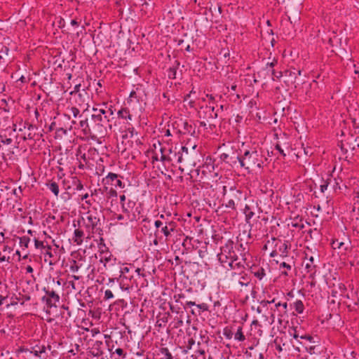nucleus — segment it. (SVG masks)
I'll return each mask as SVG.
<instances>
[{"mask_svg": "<svg viewBox=\"0 0 359 359\" xmlns=\"http://www.w3.org/2000/svg\"><path fill=\"white\" fill-rule=\"evenodd\" d=\"M114 118V111L103 103L98 107L93 108L90 119L93 130V137H102L107 133V128L111 129L110 121Z\"/></svg>", "mask_w": 359, "mask_h": 359, "instance_id": "1", "label": "nucleus"}, {"mask_svg": "<svg viewBox=\"0 0 359 359\" xmlns=\"http://www.w3.org/2000/svg\"><path fill=\"white\" fill-rule=\"evenodd\" d=\"M101 212L88 210L80 219L77 221L78 225L82 224L86 231V239H91L95 234L102 235V223L101 222Z\"/></svg>", "mask_w": 359, "mask_h": 359, "instance_id": "2", "label": "nucleus"}, {"mask_svg": "<svg viewBox=\"0 0 359 359\" xmlns=\"http://www.w3.org/2000/svg\"><path fill=\"white\" fill-rule=\"evenodd\" d=\"M240 151L238 166L247 170L248 173L262 166L264 163L262 156L255 148H243L240 149Z\"/></svg>", "mask_w": 359, "mask_h": 359, "instance_id": "3", "label": "nucleus"}, {"mask_svg": "<svg viewBox=\"0 0 359 359\" xmlns=\"http://www.w3.org/2000/svg\"><path fill=\"white\" fill-rule=\"evenodd\" d=\"M43 290L46 294L42 297V302L46 303L48 308L57 307V304L59 303L60 297L53 287L50 285V283L47 287H44Z\"/></svg>", "mask_w": 359, "mask_h": 359, "instance_id": "4", "label": "nucleus"}, {"mask_svg": "<svg viewBox=\"0 0 359 359\" xmlns=\"http://www.w3.org/2000/svg\"><path fill=\"white\" fill-rule=\"evenodd\" d=\"M241 152L238 154L236 150L231 149L226 150L225 152L220 154V159L226 163H228L231 167H238L240 161Z\"/></svg>", "mask_w": 359, "mask_h": 359, "instance_id": "5", "label": "nucleus"}, {"mask_svg": "<svg viewBox=\"0 0 359 359\" xmlns=\"http://www.w3.org/2000/svg\"><path fill=\"white\" fill-rule=\"evenodd\" d=\"M121 177H122L116 173L109 172L107 175L103 178L102 182L104 184L113 186L115 188L123 189L125 184L120 179Z\"/></svg>", "mask_w": 359, "mask_h": 359, "instance_id": "6", "label": "nucleus"}, {"mask_svg": "<svg viewBox=\"0 0 359 359\" xmlns=\"http://www.w3.org/2000/svg\"><path fill=\"white\" fill-rule=\"evenodd\" d=\"M340 148L344 154H346L348 150H351L352 155H353L359 149V143L355 142L353 137H351L350 138H348L344 142H341Z\"/></svg>", "mask_w": 359, "mask_h": 359, "instance_id": "7", "label": "nucleus"}, {"mask_svg": "<svg viewBox=\"0 0 359 359\" xmlns=\"http://www.w3.org/2000/svg\"><path fill=\"white\" fill-rule=\"evenodd\" d=\"M202 109L203 111L200 112V118L209 121L210 119H215L218 117L219 109L215 110L213 105H206Z\"/></svg>", "mask_w": 359, "mask_h": 359, "instance_id": "8", "label": "nucleus"}, {"mask_svg": "<svg viewBox=\"0 0 359 359\" xmlns=\"http://www.w3.org/2000/svg\"><path fill=\"white\" fill-rule=\"evenodd\" d=\"M135 205V202L132 200H128L126 203H122L121 209L122 212L126 215V224L127 221H133L135 219V215H131L130 212L134 208Z\"/></svg>", "mask_w": 359, "mask_h": 359, "instance_id": "9", "label": "nucleus"}, {"mask_svg": "<svg viewBox=\"0 0 359 359\" xmlns=\"http://www.w3.org/2000/svg\"><path fill=\"white\" fill-rule=\"evenodd\" d=\"M100 262L104 264V266L106 269H108L111 266L115 264L116 262V259L113 257V255L108 251L102 252L100 255Z\"/></svg>", "mask_w": 359, "mask_h": 359, "instance_id": "10", "label": "nucleus"}, {"mask_svg": "<svg viewBox=\"0 0 359 359\" xmlns=\"http://www.w3.org/2000/svg\"><path fill=\"white\" fill-rule=\"evenodd\" d=\"M81 227H83L81 224H80V226L78 225V228L74 231V236L72 237V240L78 245H81L84 239L86 238V230L83 231Z\"/></svg>", "mask_w": 359, "mask_h": 359, "instance_id": "11", "label": "nucleus"}, {"mask_svg": "<svg viewBox=\"0 0 359 359\" xmlns=\"http://www.w3.org/2000/svg\"><path fill=\"white\" fill-rule=\"evenodd\" d=\"M223 191H224V196H226L229 199H232L233 201H234L235 203L241 201L242 192L241 191L236 189V188H231L229 194L226 193V187H223Z\"/></svg>", "mask_w": 359, "mask_h": 359, "instance_id": "12", "label": "nucleus"}, {"mask_svg": "<svg viewBox=\"0 0 359 359\" xmlns=\"http://www.w3.org/2000/svg\"><path fill=\"white\" fill-rule=\"evenodd\" d=\"M29 348V352L30 353L33 354L34 356L40 358H45V357L42 356V355L43 353H45L46 351V347L45 346V345H41L39 344H36L34 346L31 345Z\"/></svg>", "mask_w": 359, "mask_h": 359, "instance_id": "13", "label": "nucleus"}, {"mask_svg": "<svg viewBox=\"0 0 359 359\" xmlns=\"http://www.w3.org/2000/svg\"><path fill=\"white\" fill-rule=\"evenodd\" d=\"M304 262L306 272L314 275L316 272V265L314 263V257L313 256L308 257V255L306 254Z\"/></svg>", "mask_w": 359, "mask_h": 359, "instance_id": "14", "label": "nucleus"}, {"mask_svg": "<svg viewBox=\"0 0 359 359\" xmlns=\"http://www.w3.org/2000/svg\"><path fill=\"white\" fill-rule=\"evenodd\" d=\"M79 126L85 135L93 137V130L91 128V121L90 118H85L79 122Z\"/></svg>", "mask_w": 359, "mask_h": 359, "instance_id": "15", "label": "nucleus"}, {"mask_svg": "<svg viewBox=\"0 0 359 359\" xmlns=\"http://www.w3.org/2000/svg\"><path fill=\"white\" fill-rule=\"evenodd\" d=\"M175 223L170 222H166L165 225L162 226L161 231L164 234V236L168 238L171 235V233L175 230Z\"/></svg>", "mask_w": 359, "mask_h": 359, "instance_id": "16", "label": "nucleus"}, {"mask_svg": "<svg viewBox=\"0 0 359 359\" xmlns=\"http://www.w3.org/2000/svg\"><path fill=\"white\" fill-rule=\"evenodd\" d=\"M332 247L334 249H341L344 248V250L347 251L351 248V242L348 241L347 243L339 241V240L333 241L332 243Z\"/></svg>", "mask_w": 359, "mask_h": 359, "instance_id": "17", "label": "nucleus"}, {"mask_svg": "<svg viewBox=\"0 0 359 359\" xmlns=\"http://www.w3.org/2000/svg\"><path fill=\"white\" fill-rule=\"evenodd\" d=\"M80 114V111L76 107H67L64 116L70 119L72 117L76 118Z\"/></svg>", "mask_w": 359, "mask_h": 359, "instance_id": "18", "label": "nucleus"}, {"mask_svg": "<svg viewBox=\"0 0 359 359\" xmlns=\"http://www.w3.org/2000/svg\"><path fill=\"white\" fill-rule=\"evenodd\" d=\"M44 256V261L48 262L50 266H53L55 264V261L53 259L54 256L51 252V247L50 245H47V248L45 250Z\"/></svg>", "mask_w": 359, "mask_h": 359, "instance_id": "19", "label": "nucleus"}, {"mask_svg": "<svg viewBox=\"0 0 359 359\" xmlns=\"http://www.w3.org/2000/svg\"><path fill=\"white\" fill-rule=\"evenodd\" d=\"M275 307L280 313L278 314V316L283 317V315L287 314V302H284V303H281V302L276 303L275 302Z\"/></svg>", "mask_w": 359, "mask_h": 359, "instance_id": "20", "label": "nucleus"}, {"mask_svg": "<svg viewBox=\"0 0 359 359\" xmlns=\"http://www.w3.org/2000/svg\"><path fill=\"white\" fill-rule=\"evenodd\" d=\"M233 242L229 241L225 244V245L222 246L221 248V252H224L226 255L229 256V257H233V256L231 255V253H233Z\"/></svg>", "mask_w": 359, "mask_h": 359, "instance_id": "21", "label": "nucleus"}, {"mask_svg": "<svg viewBox=\"0 0 359 359\" xmlns=\"http://www.w3.org/2000/svg\"><path fill=\"white\" fill-rule=\"evenodd\" d=\"M233 262H234V267L235 270L244 271L245 269V259H242L239 260L236 255H233Z\"/></svg>", "mask_w": 359, "mask_h": 359, "instance_id": "22", "label": "nucleus"}, {"mask_svg": "<svg viewBox=\"0 0 359 359\" xmlns=\"http://www.w3.org/2000/svg\"><path fill=\"white\" fill-rule=\"evenodd\" d=\"M23 292V294L19 292L18 295H15V299L20 301L21 304H24L25 302L29 301L31 299V296L29 292H26L24 290Z\"/></svg>", "mask_w": 359, "mask_h": 359, "instance_id": "23", "label": "nucleus"}, {"mask_svg": "<svg viewBox=\"0 0 359 359\" xmlns=\"http://www.w3.org/2000/svg\"><path fill=\"white\" fill-rule=\"evenodd\" d=\"M46 187L55 196H58L60 189L58 184L55 182L50 181L46 184Z\"/></svg>", "mask_w": 359, "mask_h": 359, "instance_id": "24", "label": "nucleus"}, {"mask_svg": "<svg viewBox=\"0 0 359 359\" xmlns=\"http://www.w3.org/2000/svg\"><path fill=\"white\" fill-rule=\"evenodd\" d=\"M196 306L197 307L198 310L196 311L195 310L191 311L192 314L196 316L201 315V312L208 311L209 308L208 305L205 303L196 304Z\"/></svg>", "mask_w": 359, "mask_h": 359, "instance_id": "25", "label": "nucleus"}, {"mask_svg": "<svg viewBox=\"0 0 359 359\" xmlns=\"http://www.w3.org/2000/svg\"><path fill=\"white\" fill-rule=\"evenodd\" d=\"M118 116L124 119H132V116L130 114L129 110L127 108H122L118 111Z\"/></svg>", "mask_w": 359, "mask_h": 359, "instance_id": "26", "label": "nucleus"}, {"mask_svg": "<svg viewBox=\"0 0 359 359\" xmlns=\"http://www.w3.org/2000/svg\"><path fill=\"white\" fill-rule=\"evenodd\" d=\"M159 351L163 355L162 359H173V357L168 348L162 347L159 349Z\"/></svg>", "mask_w": 359, "mask_h": 359, "instance_id": "27", "label": "nucleus"}, {"mask_svg": "<svg viewBox=\"0 0 359 359\" xmlns=\"http://www.w3.org/2000/svg\"><path fill=\"white\" fill-rule=\"evenodd\" d=\"M184 130L185 133L190 134L191 135H194L195 134V127L188 122L184 123Z\"/></svg>", "mask_w": 359, "mask_h": 359, "instance_id": "28", "label": "nucleus"}, {"mask_svg": "<svg viewBox=\"0 0 359 359\" xmlns=\"http://www.w3.org/2000/svg\"><path fill=\"white\" fill-rule=\"evenodd\" d=\"M234 339L239 341H243L245 339V337L243 332L242 327H238L236 332L234 334Z\"/></svg>", "mask_w": 359, "mask_h": 359, "instance_id": "29", "label": "nucleus"}, {"mask_svg": "<svg viewBox=\"0 0 359 359\" xmlns=\"http://www.w3.org/2000/svg\"><path fill=\"white\" fill-rule=\"evenodd\" d=\"M244 214L245 215V220L247 222H249V220L252 218L255 215L254 212L251 210L249 205H246L244 208Z\"/></svg>", "mask_w": 359, "mask_h": 359, "instance_id": "30", "label": "nucleus"}, {"mask_svg": "<svg viewBox=\"0 0 359 359\" xmlns=\"http://www.w3.org/2000/svg\"><path fill=\"white\" fill-rule=\"evenodd\" d=\"M217 258L221 264L226 267L225 264L228 262V259H230L227 255L224 252H220L217 255Z\"/></svg>", "mask_w": 359, "mask_h": 359, "instance_id": "31", "label": "nucleus"}, {"mask_svg": "<svg viewBox=\"0 0 359 359\" xmlns=\"http://www.w3.org/2000/svg\"><path fill=\"white\" fill-rule=\"evenodd\" d=\"M224 200L225 201V206L226 208H230L233 210H236V203L232 199H229L226 196H224Z\"/></svg>", "mask_w": 359, "mask_h": 359, "instance_id": "32", "label": "nucleus"}, {"mask_svg": "<svg viewBox=\"0 0 359 359\" xmlns=\"http://www.w3.org/2000/svg\"><path fill=\"white\" fill-rule=\"evenodd\" d=\"M177 62L176 67H170L168 72V76L170 79H176V74H177V69L178 66L180 65V63L178 62Z\"/></svg>", "mask_w": 359, "mask_h": 359, "instance_id": "33", "label": "nucleus"}, {"mask_svg": "<svg viewBox=\"0 0 359 359\" xmlns=\"http://www.w3.org/2000/svg\"><path fill=\"white\" fill-rule=\"evenodd\" d=\"M294 308L298 313H302L304 310V306L302 300H297L294 302Z\"/></svg>", "mask_w": 359, "mask_h": 359, "instance_id": "34", "label": "nucleus"}, {"mask_svg": "<svg viewBox=\"0 0 359 359\" xmlns=\"http://www.w3.org/2000/svg\"><path fill=\"white\" fill-rule=\"evenodd\" d=\"M237 283L241 286H248L250 285V280L247 277L246 273L241 276L237 280Z\"/></svg>", "mask_w": 359, "mask_h": 359, "instance_id": "35", "label": "nucleus"}, {"mask_svg": "<svg viewBox=\"0 0 359 359\" xmlns=\"http://www.w3.org/2000/svg\"><path fill=\"white\" fill-rule=\"evenodd\" d=\"M195 344V340L193 338H190L188 340L187 345L186 347L182 350V353L184 354H187L189 350L191 349L192 346Z\"/></svg>", "mask_w": 359, "mask_h": 359, "instance_id": "36", "label": "nucleus"}, {"mask_svg": "<svg viewBox=\"0 0 359 359\" xmlns=\"http://www.w3.org/2000/svg\"><path fill=\"white\" fill-rule=\"evenodd\" d=\"M243 274H245V272L241 271H238V272H236V271L231 272V275H230L231 280L232 281H237L241 276H243Z\"/></svg>", "mask_w": 359, "mask_h": 359, "instance_id": "37", "label": "nucleus"}, {"mask_svg": "<svg viewBox=\"0 0 359 359\" xmlns=\"http://www.w3.org/2000/svg\"><path fill=\"white\" fill-rule=\"evenodd\" d=\"M181 151H182V153L179 152L178 153V158H177V162L178 163H182V161H183V155L184 154H185V155H187L188 154V148L186 147L185 146H182L181 147Z\"/></svg>", "mask_w": 359, "mask_h": 359, "instance_id": "38", "label": "nucleus"}, {"mask_svg": "<svg viewBox=\"0 0 359 359\" xmlns=\"http://www.w3.org/2000/svg\"><path fill=\"white\" fill-rule=\"evenodd\" d=\"M30 238L27 236H22L20 238V245L21 247L28 248Z\"/></svg>", "mask_w": 359, "mask_h": 359, "instance_id": "39", "label": "nucleus"}, {"mask_svg": "<svg viewBox=\"0 0 359 359\" xmlns=\"http://www.w3.org/2000/svg\"><path fill=\"white\" fill-rule=\"evenodd\" d=\"M254 275L259 280H262L266 275L265 271L263 268L259 269L257 271L254 272Z\"/></svg>", "mask_w": 359, "mask_h": 359, "instance_id": "40", "label": "nucleus"}, {"mask_svg": "<svg viewBox=\"0 0 359 359\" xmlns=\"http://www.w3.org/2000/svg\"><path fill=\"white\" fill-rule=\"evenodd\" d=\"M168 322V317L163 316L162 318H158L156 320V326L159 327H164L165 323Z\"/></svg>", "mask_w": 359, "mask_h": 359, "instance_id": "41", "label": "nucleus"}, {"mask_svg": "<svg viewBox=\"0 0 359 359\" xmlns=\"http://www.w3.org/2000/svg\"><path fill=\"white\" fill-rule=\"evenodd\" d=\"M34 245H35V248H37V249H44L46 250V248H47V245H45L43 244V242L42 241H39L37 238H34Z\"/></svg>", "mask_w": 359, "mask_h": 359, "instance_id": "42", "label": "nucleus"}, {"mask_svg": "<svg viewBox=\"0 0 359 359\" xmlns=\"http://www.w3.org/2000/svg\"><path fill=\"white\" fill-rule=\"evenodd\" d=\"M287 249H288V245H287V244L286 243H283L279 247V251L282 253V255L283 256H286V253H287Z\"/></svg>", "mask_w": 359, "mask_h": 359, "instance_id": "43", "label": "nucleus"}, {"mask_svg": "<svg viewBox=\"0 0 359 359\" xmlns=\"http://www.w3.org/2000/svg\"><path fill=\"white\" fill-rule=\"evenodd\" d=\"M112 298H114V294H113V292H111V290H106L104 291V300H109V299H112Z\"/></svg>", "mask_w": 359, "mask_h": 359, "instance_id": "44", "label": "nucleus"}, {"mask_svg": "<svg viewBox=\"0 0 359 359\" xmlns=\"http://www.w3.org/2000/svg\"><path fill=\"white\" fill-rule=\"evenodd\" d=\"M289 334H290V337H292L293 339H298L299 338V337L301 335H299V334L298 333V332L297 331L296 328H293L292 329V331H289Z\"/></svg>", "mask_w": 359, "mask_h": 359, "instance_id": "45", "label": "nucleus"}, {"mask_svg": "<svg viewBox=\"0 0 359 359\" xmlns=\"http://www.w3.org/2000/svg\"><path fill=\"white\" fill-rule=\"evenodd\" d=\"M138 93V88H137V90H132L130 93V98H135L137 100V102H139V100L140 98V96L137 95Z\"/></svg>", "mask_w": 359, "mask_h": 359, "instance_id": "46", "label": "nucleus"}, {"mask_svg": "<svg viewBox=\"0 0 359 359\" xmlns=\"http://www.w3.org/2000/svg\"><path fill=\"white\" fill-rule=\"evenodd\" d=\"M330 180H331L330 179H327L326 181L324 182L323 184H322L320 186V191H321L322 193L325 192V191L327 190Z\"/></svg>", "mask_w": 359, "mask_h": 359, "instance_id": "47", "label": "nucleus"}, {"mask_svg": "<svg viewBox=\"0 0 359 359\" xmlns=\"http://www.w3.org/2000/svg\"><path fill=\"white\" fill-rule=\"evenodd\" d=\"M117 354L118 356L122 357L123 358H126V354L124 353L123 350L121 348H116L113 353Z\"/></svg>", "mask_w": 359, "mask_h": 359, "instance_id": "48", "label": "nucleus"}, {"mask_svg": "<svg viewBox=\"0 0 359 359\" xmlns=\"http://www.w3.org/2000/svg\"><path fill=\"white\" fill-rule=\"evenodd\" d=\"M159 151H160V154H161L159 161L164 162V161L168 160V158L163 154L164 149L161 147H160Z\"/></svg>", "mask_w": 359, "mask_h": 359, "instance_id": "49", "label": "nucleus"}, {"mask_svg": "<svg viewBox=\"0 0 359 359\" xmlns=\"http://www.w3.org/2000/svg\"><path fill=\"white\" fill-rule=\"evenodd\" d=\"M299 339L307 340L311 343H314L313 337L309 334L301 335L299 337Z\"/></svg>", "mask_w": 359, "mask_h": 359, "instance_id": "50", "label": "nucleus"}, {"mask_svg": "<svg viewBox=\"0 0 359 359\" xmlns=\"http://www.w3.org/2000/svg\"><path fill=\"white\" fill-rule=\"evenodd\" d=\"M79 266L76 264V261H73V264L70 266V271L72 272H76L79 271Z\"/></svg>", "mask_w": 359, "mask_h": 359, "instance_id": "51", "label": "nucleus"}, {"mask_svg": "<svg viewBox=\"0 0 359 359\" xmlns=\"http://www.w3.org/2000/svg\"><path fill=\"white\" fill-rule=\"evenodd\" d=\"M206 97L209 99V104L208 105H211V103L213 104L216 101L217 96H214L213 95H206Z\"/></svg>", "mask_w": 359, "mask_h": 359, "instance_id": "52", "label": "nucleus"}, {"mask_svg": "<svg viewBox=\"0 0 359 359\" xmlns=\"http://www.w3.org/2000/svg\"><path fill=\"white\" fill-rule=\"evenodd\" d=\"M276 302V299H273L271 300H262L260 304L261 305H262L264 307H266L267 306L268 304H272V303H275Z\"/></svg>", "mask_w": 359, "mask_h": 359, "instance_id": "53", "label": "nucleus"}, {"mask_svg": "<svg viewBox=\"0 0 359 359\" xmlns=\"http://www.w3.org/2000/svg\"><path fill=\"white\" fill-rule=\"evenodd\" d=\"M13 194L18 198L20 197V194H22V189L20 187L18 189H14L13 190Z\"/></svg>", "mask_w": 359, "mask_h": 359, "instance_id": "54", "label": "nucleus"}, {"mask_svg": "<svg viewBox=\"0 0 359 359\" xmlns=\"http://www.w3.org/2000/svg\"><path fill=\"white\" fill-rule=\"evenodd\" d=\"M29 348H27L25 346H20L16 350V353H26V352H29Z\"/></svg>", "mask_w": 359, "mask_h": 359, "instance_id": "55", "label": "nucleus"}, {"mask_svg": "<svg viewBox=\"0 0 359 359\" xmlns=\"http://www.w3.org/2000/svg\"><path fill=\"white\" fill-rule=\"evenodd\" d=\"M272 74L273 76V79L274 80V77L279 79L282 76V72H276L274 69H272L271 71Z\"/></svg>", "mask_w": 359, "mask_h": 359, "instance_id": "56", "label": "nucleus"}, {"mask_svg": "<svg viewBox=\"0 0 359 359\" xmlns=\"http://www.w3.org/2000/svg\"><path fill=\"white\" fill-rule=\"evenodd\" d=\"M129 271H130V269L128 266H121V267H120V270H119V271L121 274L127 273L129 272Z\"/></svg>", "mask_w": 359, "mask_h": 359, "instance_id": "57", "label": "nucleus"}, {"mask_svg": "<svg viewBox=\"0 0 359 359\" xmlns=\"http://www.w3.org/2000/svg\"><path fill=\"white\" fill-rule=\"evenodd\" d=\"M229 259H230V261L227 262L228 263V266H229L230 269L235 270L233 257H231Z\"/></svg>", "mask_w": 359, "mask_h": 359, "instance_id": "58", "label": "nucleus"}, {"mask_svg": "<svg viewBox=\"0 0 359 359\" xmlns=\"http://www.w3.org/2000/svg\"><path fill=\"white\" fill-rule=\"evenodd\" d=\"M83 189V184L79 180H77L76 181V190L81 191Z\"/></svg>", "mask_w": 359, "mask_h": 359, "instance_id": "59", "label": "nucleus"}, {"mask_svg": "<svg viewBox=\"0 0 359 359\" xmlns=\"http://www.w3.org/2000/svg\"><path fill=\"white\" fill-rule=\"evenodd\" d=\"M276 149L278 150L279 151V153L283 156H285V154L284 153V151L283 149L281 148L280 145L277 144L275 147Z\"/></svg>", "mask_w": 359, "mask_h": 359, "instance_id": "60", "label": "nucleus"}, {"mask_svg": "<svg viewBox=\"0 0 359 359\" xmlns=\"http://www.w3.org/2000/svg\"><path fill=\"white\" fill-rule=\"evenodd\" d=\"M197 353L199 354L198 359H205V351L198 350Z\"/></svg>", "mask_w": 359, "mask_h": 359, "instance_id": "61", "label": "nucleus"}, {"mask_svg": "<svg viewBox=\"0 0 359 359\" xmlns=\"http://www.w3.org/2000/svg\"><path fill=\"white\" fill-rule=\"evenodd\" d=\"M4 144H11L13 142L11 138H6L4 140H1V141Z\"/></svg>", "mask_w": 359, "mask_h": 359, "instance_id": "62", "label": "nucleus"}, {"mask_svg": "<svg viewBox=\"0 0 359 359\" xmlns=\"http://www.w3.org/2000/svg\"><path fill=\"white\" fill-rule=\"evenodd\" d=\"M154 226H156V228L158 229L160 227L162 228V226H163V223L160 221V220H156L154 222Z\"/></svg>", "mask_w": 359, "mask_h": 359, "instance_id": "63", "label": "nucleus"}, {"mask_svg": "<svg viewBox=\"0 0 359 359\" xmlns=\"http://www.w3.org/2000/svg\"><path fill=\"white\" fill-rule=\"evenodd\" d=\"M224 335L227 338V339H231L232 337V333L231 332V331L229 330H224Z\"/></svg>", "mask_w": 359, "mask_h": 359, "instance_id": "64", "label": "nucleus"}]
</instances>
